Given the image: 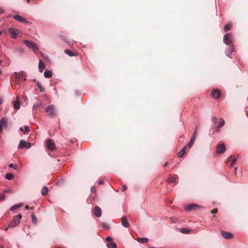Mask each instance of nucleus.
<instances>
[{"instance_id": "1", "label": "nucleus", "mask_w": 248, "mask_h": 248, "mask_svg": "<svg viewBox=\"0 0 248 248\" xmlns=\"http://www.w3.org/2000/svg\"><path fill=\"white\" fill-rule=\"evenodd\" d=\"M21 217L22 216L20 214L14 216L12 220L8 224V227L12 228L16 226L20 222V220Z\"/></svg>"}, {"instance_id": "2", "label": "nucleus", "mask_w": 248, "mask_h": 248, "mask_svg": "<svg viewBox=\"0 0 248 248\" xmlns=\"http://www.w3.org/2000/svg\"><path fill=\"white\" fill-rule=\"evenodd\" d=\"M45 111L49 114V116L51 117H55L57 114L55 110V107L53 105L48 106L45 109Z\"/></svg>"}, {"instance_id": "3", "label": "nucleus", "mask_w": 248, "mask_h": 248, "mask_svg": "<svg viewBox=\"0 0 248 248\" xmlns=\"http://www.w3.org/2000/svg\"><path fill=\"white\" fill-rule=\"evenodd\" d=\"M24 43L28 47L32 49V50L34 52L39 49L37 46L31 41L25 40L24 41Z\"/></svg>"}, {"instance_id": "4", "label": "nucleus", "mask_w": 248, "mask_h": 248, "mask_svg": "<svg viewBox=\"0 0 248 248\" xmlns=\"http://www.w3.org/2000/svg\"><path fill=\"white\" fill-rule=\"evenodd\" d=\"M31 143L21 140L19 142L18 148V149H21L24 147L27 149H29L31 147Z\"/></svg>"}, {"instance_id": "5", "label": "nucleus", "mask_w": 248, "mask_h": 248, "mask_svg": "<svg viewBox=\"0 0 248 248\" xmlns=\"http://www.w3.org/2000/svg\"><path fill=\"white\" fill-rule=\"evenodd\" d=\"M15 81L17 84H19V82L21 79H23L24 80H26V78H24L23 72H20L19 73H15Z\"/></svg>"}, {"instance_id": "6", "label": "nucleus", "mask_w": 248, "mask_h": 248, "mask_svg": "<svg viewBox=\"0 0 248 248\" xmlns=\"http://www.w3.org/2000/svg\"><path fill=\"white\" fill-rule=\"evenodd\" d=\"M232 35L231 33H226L224 35L223 38V42L226 45H230L232 42Z\"/></svg>"}, {"instance_id": "7", "label": "nucleus", "mask_w": 248, "mask_h": 248, "mask_svg": "<svg viewBox=\"0 0 248 248\" xmlns=\"http://www.w3.org/2000/svg\"><path fill=\"white\" fill-rule=\"evenodd\" d=\"M8 31H9V32L11 33V37L12 38H13V39L16 38L17 35L19 32V30H18L17 29H15L13 28H9L8 29Z\"/></svg>"}, {"instance_id": "8", "label": "nucleus", "mask_w": 248, "mask_h": 248, "mask_svg": "<svg viewBox=\"0 0 248 248\" xmlns=\"http://www.w3.org/2000/svg\"><path fill=\"white\" fill-rule=\"evenodd\" d=\"M46 147L49 150H50L51 151L54 150V149L55 148V143L52 140H51V139L47 140L46 141Z\"/></svg>"}, {"instance_id": "9", "label": "nucleus", "mask_w": 248, "mask_h": 248, "mask_svg": "<svg viewBox=\"0 0 248 248\" xmlns=\"http://www.w3.org/2000/svg\"><path fill=\"white\" fill-rule=\"evenodd\" d=\"M226 150V147L224 144H219L217 147L216 152L218 154L223 153Z\"/></svg>"}, {"instance_id": "10", "label": "nucleus", "mask_w": 248, "mask_h": 248, "mask_svg": "<svg viewBox=\"0 0 248 248\" xmlns=\"http://www.w3.org/2000/svg\"><path fill=\"white\" fill-rule=\"evenodd\" d=\"M13 17L15 20L18 21L19 22L25 23H28V20L26 18L19 15H15Z\"/></svg>"}, {"instance_id": "11", "label": "nucleus", "mask_w": 248, "mask_h": 248, "mask_svg": "<svg viewBox=\"0 0 248 248\" xmlns=\"http://www.w3.org/2000/svg\"><path fill=\"white\" fill-rule=\"evenodd\" d=\"M222 236L226 239H230L232 238V234L231 232H227L224 231L221 232Z\"/></svg>"}, {"instance_id": "12", "label": "nucleus", "mask_w": 248, "mask_h": 248, "mask_svg": "<svg viewBox=\"0 0 248 248\" xmlns=\"http://www.w3.org/2000/svg\"><path fill=\"white\" fill-rule=\"evenodd\" d=\"M93 214L97 217H100L101 216V209L98 206H96L93 210Z\"/></svg>"}, {"instance_id": "13", "label": "nucleus", "mask_w": 248, "mask_h": 248, "mask_svg": "<svg viewBox=\"0 0 248 248\" xmlns=\"http://www.w3.org/2000/svg\"><path fill=\"white\" fill-rule=\"evenodd\" d=\"M220 94V92L219 90H214L212 92V96L216 99L219 98Z\"/></svg>"}, {"instance_id": "14", "label": "nucleus", "mask_w": 248, "mask_h": 248, "mask_svg": "<svg viewBox=\"0 0 248 248\" xmlns=\"http://www.w3.org/2000/svg\"><path fill=\"white\" fill-rule=\"evenodd\" d=\"M121 223L122 225L124 227L128 228L129 227V224L126 217H122Z\"/></svg>"}, {"instance_id": "15", "label": "nucleus", "mask_w": 248, "mask_h": 248, "mask_svg": "<svg viewBox=\"0 0 248 248\" xmlns=\"http://www.w3.org/2000/svg\"><path fill=\"white\" fill-rule=\"evenodd\" d=\"M7 124V119L5 118H2L0 121V132L2 130V127L6 126Z\"/></svg>"}, {"instance_id": "16", "label": "nucleus", "mask_w": 248, "mask_h": 248, "mask_svg": "<svg viewBox=\"0 0 248 248\" xmlns=\"http://www.w3.org/2000/svg\"><path fill=\"white\" fill-rule=\"evenodd\" d=\"M195 139H196V137H195L194 135H193L190 141L185 146V147H186V149L187 148H190L193 146V145L195 142Z\"/></svg>"}, {"instance_id": "17", "label": "nucleus", "mask_w": 248, "mask_h": 248, "mask_svg": "<svg viewBox=\"0 0 248 248\" xmlns=\"http://www.w3.org/2000/svg\"><path fill=\"white\" fill-rule=\"evenodd\" d=\"M198 207V205L196 204H191L188 206H187L186 208V212H189L192 210H194L197 208Z\"/></svg>"}, {"instance_id": "18", "label": "nucleus", "mask_w": 248, "mask_h": 248, "mask_svg": "<svg viewBox=\"0 0 248 248\" xmlns=\"http://www.w3.org/2000/svg\"><path fill=\"white\" fill-rule=\"evenodd\" d=\"M64 52L70 57L77 56L78 53L76 51H73L69 49H65Z\"/></svg>"}, {"instance_id": "19", "label": "nucleus", "mask_w": 248, "mask_h": 248, "mask_svg": "<svg viewBox=\"0 0 248 248\" xmlns=\"http://www.w3.org/2000/svg\"><path fill=\"white\" fill-rule=\"evenodd\" d=\"M13 103L14 108L16 109H18L20 107L19 97H16V100L13 101Z\"/></svg>"}, {"instance_id": "20", "label": "nucleus", "mask_w": 248, "mask_h": 248, "mask_svg": "<svg viewBox=\"0 0 248 248\" xmlns=\"http://www.w3.org/2000/svg\"><path fill=\"white\" fill-rule=\"evenodd\" d=\"M167 182L170 184H173V185H175L177 184L176 179L172 177H169L167 179Z\"/></svg>"}, {"instance_id": "21", "label": "nucleus", "mask_w": 248, "mask_h": 248, "mask_svg": "<svg viewBox=\"0 0 248 248\" xmlns=\"http://www.w3.org/2000/svg\"><path fill=\"white\" fill-rule=\"evenodd\" d=\"M186 147H184L181 151H180L178 154L177 156L178 157H182L185 155L186 152Z\"/></svg>"}, {"instance_id": "22", "label": "nucleus", "mask_w": 248, "mask_h": 248, "mask_svg": "<svg viewBox=\"0 0 248 248\" xmlns=\"http://www.w3.org/2000/svg\"><path fill=\"white\" fill-rule=\"evenodd\" d=\"M219 120L220 121V122L217 126V131H218V130L220 128H221L224 125V124H225V121L222 118H220L219 119Z\"/></svg>"}, {"instance_id": "23", "label": "nucleus", "mask_w": 248, "mask_h": 248, "mask_svg": "<svg viewBox=\"0 0 248 248\" xmlns=\"http://www.w3.org/2000/svg\"><path fill=\"white\" fill-rule=\"evenodd\" d=\"M45 68V65L44 62L42 61H40L39 63V69L40 72H42L43 71V69Z\"/></svg>"}, {"instance_id": "24", "label": "nucleus", "mask_w": 248, "mask_h": 248, "mask_svg": "<svg viewBox=\"0 0 248 248\" xmlns=\"http://www.w3.org/2000/svg\"><path fill=\"white\" fill-rule=\"evenodd\" d=\"M48 191V187L46 186H44L41 190V193L42 195L46 196L47 195Z\"/></svg>"}, {"instance_id": "25", "label": "nucleus", "mask_w": 248, "mask_h": 248, "mask_svg": "<svg viewBox=\"0 0 248 248\" xmlns=\"http://www.w3.org/2000/svg\"><path fill=\"white\" fill-rule=\"evenodd\" d=\"M52 72L50 70H46L44 72V76L45 78H51L52 77Z\"/></svg>"}, {"instance_id": "26", "label": "nucleus", "mask_w": 248, "mask_h": 248, "mask_svg": "<svg viewBox=\"0 0 248 248\" xmlns=\"http://www.w3.org/2000/svg\"><path fill=\"white\" fill-rule=\"evenodd\" d=\"M232 26V24L231 23H229L227 24L224 27V30L225 31H227L229 30H230Z\"/></svg>"}, {"instance_id": "27", "label": "nucleus", "mask_w": 248, "mask_h": 248, "mask_svg": "<svg viewBox=\"0 0 248 248\" xmlns=\"http://www.w3.org/2000/svg\"><path fill=\"white\" fill-rule=\"evenodd\" d=\"M234 46L233 45H232L231 46V47H230V48L228 49V53H229V54H228V56L229 57H230V58H231V54L232 53L234 52Z\"/></svg>"}, {"instance_id": "28", "label": "nucleus", "mask_w": 248, "mask_h": 248, "mask_svg": "<svg viewBox=\"0 0 248 248\" xmlns=\"http://www.w3.org/2000/svg\"><path fill=\"white\" fill-rule=\"evenodd\" d=\"M137 241L140 243H147L148 241L147 238H141L140 237L137 239Z\"/></svg>"}, {"instance_id": "29", "label": "nucleus", "mask_w": 248, "mask_h": 248, "mask_svg": "<svg viewBox=\"0 0 248 248\" xmlns=\"http://www.w3.org/2000/svg\"><path fill=\"white\" fill-rule=\"evenodd\" d=\"M112 240V238L109 237V248H117L116 244L114 243L111 242Z\"/></svg>"}, {"instance_id": "30", "label": "nucleus", "mask_w": 248, "mask_h": 248, "mask_svg": "<svg viewBox=\"0 0 248 248\" xmlns=\"http://www.w3.org/2000/svg\"><path fill=\"white\" fill-rule=\"evenodd\" d=\"M20 130L24 134L28 133L30 131V127L28 126H25L24 129L22 127L20 128Z\"/></svg>"}, {"instance_id": "31", "label": "nucleus", "mask_w": 248, "mask_h": 248, "mask_svg": "<svg viewBox=\"0 0 248 248\" xmlns=\"http://www.w3.org/2000/svg\"><path fill=\"white\" fill-rule=\"evenodd\" d=\"M5 178L9 180H12L14 178V175L11 173H8L5 175Z\"/></svg>"}, {"instance_id": "32", "label": "nucleus", "mask_w": 248, "mask_h": 248, "mask_svg": "<svg viewBox=\"0 0 248 248\" xmlns=\"http://www.w3.org/2000/svg\"><path fill=\"white\" fill-rule=\"evenodd\" d=\"M31 221L32 222L34 223V224H36V222H37V217H36V216L34 214H32L31 216Z\"/></svg>"}, {"instance_id": "33", "label": "nucleus", "mask_w": 248, "mask_h": 248, "mask_svg": "<svg viewBox=\"0 0 248 248\" xmlns=\"http://www.w3.org/2000/svg\"><path fill=\"white\" fill-rule=\"evenodd\" d=\"M180 231L183 233H188L190 232V230L184 228L180 229Z\"/></svg>"}, {"instance_id": "34", "label": "nucleus", "mask_w": 248, "mask_h": 248, "mask_svg": "<svg viewBox=\"0 0 248 248\" xmlns=\"http://www.w3.org/2000/svg\"><path fill=\"white\" fill-rule=\"evenodd\" d=\"M37 85L38 87L40 89V92H44L45 90L41 83H37Z\"/></svg>"}, {"instance_id": "35", "label": "nucleus", "mask_w": 248, "mask_h": 248, "mask_svg": "<svg viewBox=\"0 0 248 248\" xmlns=\"http://www.w3.org/2000/svg\"><path fill=\"white\" fill-rule=\"evenodd\" d=\"M211 120L214 124H216L217 123V118L215 116H213L211 118Z\"/></svg>"}, {"instance_id": "36", "label": "nucleus", "mask_w": 248, "mask_h": 248, "mask_svg": "<svg viewBox=\"0 0 248 248\" xmlns=\"http://www.w3.org/2000/svg\"><path fill=\"white\" fill-rule=\"evenodd\" d=\"M91 191L92 193H95L96 192L95 187V186H93L91 188Z\"/></svg>"}, {"instance_id": "37", "label": "nucleus", "mask_w": 248, "mask_h": 248, "mask_svg": "<svg viewBox=\"0 0 248 248\" xmlns=\"http://www.w3.org/2000/svg\"><path fill=\"white\" fill-rule=\"evenodd\" d=\"M236 160H237V159L235 157H234L233 158H232V159L231 161L232 164L234 165V164L235 163V162L236 161Z\"/></svg>"}, {"instance_id": "38", "label": "nucleus", "mask_w": 248, "mask_h": 248, "mask_svg": "<svg viewBox=\"0 0 248 248\" xmlns=\"http://www.w3.org/2000/svg\"><path fill=\"white\" fill-rule=\"evenodd\" d=\"M9 167L11 168H14L15 169H16V166H15L13 164H10L9 165Z\"/></svg>"}, {"instance_id": "39", "label": "nucleus", "mask_w": 248, "mask_h": 248, "mask_svg": "<svg viewBox=\"0 0 248 248\" xmlns=\"http://www.w3.org/2000/svg\"><path fill=\"white\" fill-rule=\"evenodd\" d=\"M16 209H17V208L16 207V205H14V206H12V207L10 208V210H11V211H14Z\"/></svg>"}, {"instance_id": "40", "label": "nucleus", "mask_w": 248, "mask_h": 248, "mask_svg": "<svg viewBox=\"0 0 248 248\" xmlns=\"http://www.w3.org/2000/svg\"><path fill=\"white\" fill-rule=\"evenodd\" d=\"M5 198V195L3 194H0V200H3Z\"/></svg>"}, {"instance_id": "41", "label": "nucleus", "mask_w": 248, "mask_h": 248, "mask_svg": "<svg viewBox=\"0 0 248 248\" xmlns=\"http://www.w3.org/2000/svg\"><path fill=\"white\" fill-rule=\"evenodd\" d=\"M15 205L17 208H18L22 207L23 205V204L22 203H20V204H15Z\"/></svg>"}, {"instance_id": "42", "label": "nucleus", "mask_w": 248, "mask_h": 248, "mask_svg": "<svg viewBox=\"0 0 248 248\" xmlns=\"http://www.w3.org/2000/svg\"><path fill=\"white\" fill-rule=\"evenodd\" d=\"M127 189V187L125 185H124L122 188V191H124Z\"/></svg>"}, {"instance_id": "43", "label": "nucleus", "mask_w": 248, "mask_h": 248, "mask_svg": "<svg viewBox=\"0 0 248 248\" xmlns=\"http://www.w3.org/2000/svg\"><path fill=\"white\" fill-rule=\"evenodd\" d=\"M198 127H196L195 130L194 131V135H194L195 137V136L198 132Z\"/></svg>"}, {"instance_id": "44", "label": "nucleus", "mask_w": 248, "mask_h": 248, "mask_svg": "<svg viewBox=\"0 0 248 248\" xmlns=\"http://www.w3.org/2000/svg\"><path fill=\"white\" fill-rule=\"evenodd\" d=\"M217 209L213 210L212 211L211 213L213 214L217 213Z\"/></svg>"}, {"instance_id": "45", "label": "nucleus", "mask_w": 248, "mask_h": 248, "mask_svg": "<svg viewBox=\"0 0 248 248\" xmlns=\"http://www.w3.org/2000/svg\"><path fill=\"white\" fill-rule=\"evenodd\" d=\"M18 51H19V52H20V53H23V52H24V50H23V49H22V48H19V49H18Z\"/></svg>"}, {"instance_id": "46", "label": "nucleus", "mask_w": 248, "mask_h": 248, "mask_svg": "<svg viewBox=\"0 0 248 248\" xmlns=\"http://www.w3.org/2000/svg\"><path fill=\"white\" fill-rule=\"evenodd\" d=\"M102 225H103V227H104V228H106V229H108V226H107V225H105V224H102Z\"/></svg>"}, {"instance_id": "47", "label": "nucleus", "mask_w": 248, "mask_h": 248, "mask_svg": "<svg viewBox=\"0 0 248 248\" xmlns=\"http://www.w3.org/2000/svg\"><path fill=\"white\" fill-rule=\"evenodd\" d=\"M3 12L4 11L2 9L0 8V15L3 13Z\"/></svg>"}, {"instance_id": "48", "label": "nucleus", "mask_w": 248, "mask_h": 248, "mask_svg": "<svg viewBox=\"0 0 248 248\" xmlns=\"http://www.w3.org/2000/svg\"><path fill=\"white\" fill-rule=\"evenodd\" d=\"M103 184V181L102 180H100L99 182V185H101Z\"/></svg>"}, {"instance_id": "49", "label": "nucleus", "mask_w": 248, "mask_h": 248, "mask_svg": "<svg viewBox=\"0 0 248 248\" xmlns=\"http://www.w3.org/2000/svg\"><path fill=\"white\" fill-rule=\"evenodd\" d=\"M236 170H237V168H236V167H235V168H234V174H236Z\"/></svg>"}, {"instance_id": "50", "label": "nucleus", "mask_w": 248, "mask_h": 248, "mask_svg": "<svg viewBox=\"0 0 248 248\" xmlns=\"http://www.w3.org/2000/svg\"><path fill=\"white\" fill-rule=\"evenodd\" d=\"M25 208L26 209H28V210L30 209V207L28 205H26L25 206Z\"/></svg>"}, {"instance_id": "51", "label": "nucleus", "mask_w": 248, "mask_h": 248, "mask_svg": "<svg viewBox=\"0 0 248 248\" xmlns=\"http://www.w3.org/2000/svg\"><path fill=\"white\" fill-rule=\"evenodd\" d=\"M108 240H109L108 236H107V237L106 238V241L107 242H108Z\"/></svg>"}, {"instance_id": "52", "label": "nucleus", "mask_w": 248, "mask_h": 248, "mask_svg": "<svg viewBox=\"0 0 248 248\" xmlns=\"http://www.w3.org/2000/svg\"><path fill=\"white\" fill-rule=\"evenodd\" d=\"M233 166H234V165H232V162H231V164H230V167H232H232H233Z\"/></svg>"}, {"instance_id": "53", "label": "nucleus", "mask_w": 248, "mask_h": 248, "mask_svg": "<svg viewBox=\"0 0 248 248\" xmlns=\"http://www.w3.org/2000/svg\"><path fill=\"white\" fill-rule=\"evenodd\" d=\"M168 162H166V163L164 164V166H165V167H166V166H168Z\"/></svg>"}, {"instance_id": "54", "label": "nucleus", "mask_w": 248, "mask_h": 248, "mask_svg": "<svg viewBox=\"0 0 248 248\" xmlns=\"http://www.w3.org/2000/svg\"><path fill=\"white\" fill-rule=\"evenodd\" d=\"M2 100L1 99H0V105L1 104H2Z\"/></svg>"}, {"instance_id": "55", "label": "nucleus", "mask_w": 248, "mask_h": 248, "mask_svg": "<svg viewBox=\"0 0 248 248\" xmlns=\"http://www.w3.org/2000/svg\"><path fill=\"white\" fill-rule=\"evenodd\" d=\"M30 209H31V210H33L34 209V207L32 206L31 207H30Z\"/></svg>"}, {"instance_id": "56", "label": "nucleus", "mask_w": 248, "mask_h": 248, "mask_svg": "<svg viewBox=\"0 0 248 248\" xmlns=\"http://www.w3.org/2000/svg\"><path fill=\"white\" fill-rule=\"evenodd\" d=\"M27 2H28V3H29V2H30V0H27Z\"/></svg>"}, {"instance_id": "57", "label": "nucleus", "mask_w": 248, "mask_h": 248, "mask_svg": "<svg viewBox=\"0 0 248 248\" xmlns=\"http://www.w3.org/2000/svg\"><path fill=\"white\" fill-rule=\"evenodd\" d=\"M8 191H9V190H7L4 191L5 192H8Z\"/></svg>"}, {"instance_id": "58", "label": "nucleus", "mask_w": 248, "mask_h": 248, "mask_svg": "<svg viewBox=\"0 0 248 248\" xmlns=\"http://www.w3.org/2000/svg\"><path fill=\"white\" fill-rule=\"evenodd\" d=\"M0 248H4L2 246L0 245Z\"/></svg>"}, {"instance_id": "59", "label": "nucleus", "mask_w": 248, "mask_h": 248, "mask_svg": "<svg viewBox=\"0 0 248 248\" xmlns=\"http://www.w3.org/2000/svg\"><path fill=\"white\" fill-rule=\"evenodd\" d=\"M107 247H108V243H107Z\"/></svg>"}, {"instance_id": "60", "label": "nucleus", "mask_w": 248, "mask_h": 248, "mask_svg": "<svg viewBox=\"0 0 248 248\" xmlns=\"http://www.w3.org/2000/svg\"><path fill=\"white\" fill-rule=\"evenodd\" d=\"M8 230V228H6L5 229V231H6V230Z\"/></svg>"}, {"instance_id": "61", "label": "nucleus", "mask_w": 248, "mask_h": 248, "mask_svg": "<svg viewBox=\"0 0 248 248\" xmlns=\"http://www.w3.org/2000/svg\"><path fill=\"white\" fill-rule=\"evenodd\" d=\"M247 115V116L248 117V111Z\"/></svg>"}, {"instance_id": "62", "label": "nucleus", "mask_w": 248, "mask_h": 248, "mask_svg": "<svg viewBox=\"0 0 248 248\" xmlns=\"http://www.w3.org/2000/svg\"><path fill=\"white\" fill-rule=\"evenodd\" d=\"M1 34V31H0V35Z\"/></svg>"}, {"instance_id": "63", "label": "nucleus", "mask_w": 248, "mask_h": 248, "mask_svg": "<svg viewBox=\"0 0 248 248\" xmlns=\"http://www.w3.org/2000/svg\"><path fill=\"white\" fill-rule=\"evenodd\" d=\"M150 248H157L150 247Z\"/></svg>"}, {"instance_id": "64", "label": "nucleus", "mask_w": 248, "mask_h": 248, "mask_svg": "<svg viewBox=\"0 0 248 248\" xmlns=\"http://www.w3.org/2000/svg\"><path fill=\"white\" fill-rule=\"evenodd\" d=\"M1 62H2V61H0V64Z\"/></svg>"}]
</instances>
